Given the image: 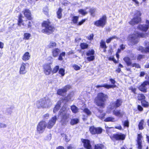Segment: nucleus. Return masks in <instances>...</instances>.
<instances>
[{"label": "nucleus", "instance_id": "obj_1", "mask_svg": "<svg viewBox=\"0 0 149 149\" xmlns=\"http://www.w3.org/2000/svg\"><path fill=\"white\" fill-rule=\"evenodd\" d=\"M108 98V96L102 93H99L97 97L95 99V102L99 106L104 108L105 106V102Z\"/></svg>", "mask_w": 149, "mask_h": 149}, {"label": "nucleus", "instance_id": "obj_2", "mask_svg": "<svg viewBox=\"0 0 149 149\" xmlns=\"http://www.w3.org/2000/svg\"><path fill=\"white\" fill-rule=\"evenodd\" d=\"M147 35V33H140L138 31H135L134 33L129 36L128 38L129 40L132 45H134L139 42V38L145 37Z\"/></svg>", "mask_w": 149, "mask_h": 149}, {"label": "nucleus", "instance_id": "obj_3", "mask_svg": "<svg viewBox=\"0 0 149 149\" xmlns=\"http://www.w3.org/2000/svg\"><path fill=\"white\" fill-rule=\"evenodd\" d=\"M70 111L63 107L59 111V116L61 117V122L63 125H65L68 121V119L69 117Z\"/></svg>", "mask_w": 149, "mask_h": 149}, {"label": "nucleus", "instance_id": "obj_4", "mask_svg": "<svg viewBox=\"0 0 149 149\" xmlns=\"http://www.w3.org/2000/svg\"><path fill=\"white\" fill-rule=\"evenodd\" d=\"M42 25V26L45 27V29L42 30V32L47 34L52 33L55 30V28L51 24V23L49 20L44 21Z\"/></svg>", "mask_w": 149, "mask_h": 149}, {"label": "nucleus", "instance_id": "obj_5", "mask_svg": "<svg viewBox=\"0 0 149 149\" xmlns=\"http://www.w3.org/2000/svg\"><path fill=\"white\" fill-rule=\"evenodd\" d=\"M141 12L139 11H137L134 15L133 18L130 22V23L132 25L135 24H137L141 21V18L140 17L141 15Z\"/></svg>", "mask_w": 149, "mask_h": 149}, {"label": "nucleus", "instance_id": "obj_6", "mask_svg": "<svg viewBox=\"0 0 149 149\" xmlns=\"http://www.w3.org/2000/svg\"><path fill=\"white\" fill-rule=\"evenodd\" d=\"M47 124L46 122L44 121H41L37 125L36 130L38 133L42 134L45 130Z\"/></svg>", "mask_w": 149, "mask_h": 149}, {"label": "nucleus", "instance_id": "obj_7", "mask_svg": "<svg viewBox=\"0 0 149 149\" xmlns=\"http://www.w3.org/2000/svg\"><path fill=\"white\" fill-rule=\"evenodd\" d=\"M106 22V17L104 15L99 20L96 21L94 23V24L96 26L103 27L105 25Z\"/></svg>", "mask_w": 149, "mask_h": 149}, {"label": "nucleus", "instance_id": "obj_8", "mask_svg": "<svg viewBox=\"0 0 149 149\" xmlns=\"http://www.w3.org/2000/svg\"><path fill=\"white\" fill-rule=\"evenodd\" d=\"M145 48L142 46H139L138 47L137 49L143 53L149 52V42L145 41L144 43Z\"/></svg>", "mask_w": 149, "mask_h": 149}, {"label": "nucleus", "instance_id": "obj_9", "mask_svg": "<svg viewBox=\"0 0 149 149\" xmlns=\"http://www.w3.org/2000/svg\"><path fill=\"white\" fill-rule=\"evenodd\" d=\"M110 81L111 82V83L113 84V85H108L107 84H103L101 85H97L96 87L97 88H99L100 87H104L107 89H109L110 88H113L116 87L115 85H113L116 83L115 80L113 79H110Z\"/></svg>", "mask_w": 149, "mask_h": 149}, {"label": "nucleus", "instance_id": "obj_10", "mask_svg": "<svg viewBox=\"0 0 149 149\" xmlns=\"http://www.w3.org/2000/svg\"><path fill=\"white\" fill-rule=\"evenodd\" d=\"M57 120V117L56 116H55L52 117L47 124V128L49 129L52 128L55 124Z\"/></svg>", "mask_w": 149, "mask_h": 149}, {"label": "nucleus", "instance_id": "obj_11", "mask_svg": "<svg viewBox=\"0 0 149 149\" xmlns=\"http://www.w3.org/2000/svg\"><path fill=\"white\" fill-rule=\"evenodd\" d=\"M91 133L94 134H100L102 132V129L100 127H95L94 126H92L89 129Z\"/></svg>", "mask_w": 149, "mask_h": 149}, {"label": "nucleus", "instance_id": "obj_12", "mask_svg": "<svg viewBox=\"0 0 149 149\" xmlns=\"http://www.w3.org/2000/svg\"><path fill=\"white\" fill-rule=\"evenodd\" d=\"M137 28L138 29L142 31L146 32L149 28V21L147 20L145 25H139Z\"/></svg>", "mask_w": 149, "mask_h": 149}, {"label": "nucleus", "instance_id": "obj_13", "mask_svg": "<svg viewBox=\"0 0 149 149\" xmlns=\"http://www.w3.org/2000/svg\"><path fill=\"white\" fill-rule=\"evenodd\" d=\"M113 114L116 116L122 118L124 114V112L121 110L115 108L113 111Z\"/></svg>", "mask_w": 149, "mask_h": 149}, {"label": "nucleus", "instance_id": "obj_14", "mask_svg": "<svg viewBox=\"0 0 149 149\" xmlns=\"http://www.w3.org/2000/svg\"><path fill=\"white\" fill-rule=\"evenodd\" d=\"M148 81L144 82L139 87V89L141 91L146 93L147 92V87L149 84Z\"/></svg>", "mask_w": 149, "mask_h": 149}, {"label": "nucleus", "instance_id": "obj_15", "mask_svg": "<svg viewBox=\"0 0 149 149\" xmlns=\"http://www.w3.org/2000/svg\"><path fill=\"white\" fill-rule=\"evenodd\" d=\"M29 65V64L27 63H24L22 62L20 68L19 73L20 74H25L26 72V67Z\"/></svg>", "mask_w": 149, "mask_h": 149}, {"label": "nucleus", "instance_id": "obj_16", "mask_svg": "<svg viewBox=\"0 0 149 149\" xmlns=\"http://www.w3.org/2000/svg\"><path fill=\"white\" fill-rule=\"evenodd\" d=\"M122 102L123 101L121 99H117L116 102L111 104V109H113L119 107L122 104Z\"/></svg>", "mask_w": 149, "mask_h": 149}, {"label": "nucleus", "instance_id": "obj_17", "mask_svg": "<svg viewBox=\"0 0 149 149\" xmlns=\"http://www.w3.org/2000/svg\"><path fill=\"white\" fill-rule=\"evenodd\" d=\"M44 72L47 75H48L52 73L51 67L49 65L45 64L44 65Z\"/></svg>", "mask_w": 149, "mask_h": 149}, {"label": "nucleus", "instance_id": "obj_18", "mask_svg": "<svg viewBox=\"0 0 149 149\" xmlns=\"http://www.w3.org/2000/svg\"><path fill=\"white\" fill-rule=\"evenodd\" d=\"M113 137L116 140H123L125 139V136L121 133L116 134H113Z\"/></svg>", "mask_w": 149, "mask_h": 149}, {"label": "nucleus", "instance_id": "obj_19", "mask_svg": "<svg viewBox=\"0 0 149 149\" xmlns=\"http://www.w3.org/2000/svg\"><path fill=\"white\" fill-rule=\"evenodd\" d=\"M44 100L45 101L44 102V108H48L52 104V102L48 98L45 97L44 98Z\"/></svg>", "mask_w": 149, "mask_h": 149}, {"label": "nucleus", "instance_id": "obj_20", "mask_svg": "<svg viewBox=\"0 0 149 149\" xmlns=\"http://www.w3.org/2000/svg\"><path fill=\"white\" fill-rule=\"evenodd\" d=\"M81 141L83 143L84 146L85 148L87 149H91V146L89 140L87 139H81Z\"/></svg>", "mask_w": 149, "mask_h": 149}, {"label": "nucleus", "instance_id": "obj_21", "mask_svg": "<svg viewBox=\"0 0 149 149\" xmlns=\"http://www.w3.org/2000/svg\"><path fill=\"white\" fill-rule=\"evenodd\" d=\"M142 138L143 136L141 134H138L137 142L138 146V148L139 149H141L142 148L141 139Z\"/></svg>", "mask_w": 149, "mask_h": 149}, {"label": "nucleus", "instance_id": "obj_22", "mask_svg": "<svg viewBox=\"0 0 149 149\" xmlns=\"http://www.w3.org/2000/svg\"><path fill=\"white\" fill-rule=\"evenodd\" d=\"M24 16L29 20H31L32 17L31 16V13L28 9H25L22 11Z\"/></svg>", "mask_w": 149, "mask_h": 149}, {"label": "nucleus", "instance_id": "obj_23", "mask_svg": "<svg viewBox=\"0 0 149 149\" xmlns=\"http://www.w3.org/2000/svg\"><path fill=\"white\" fill-rule=\"evenodd\" d=\"M44 98L41 99L37 101L36 102V106L38 108H44Z\"/></svg>", "mask_w": 149, "mask_h": 149}, {"label": "nucleus", "instance_id": "obj_24", "mask_svg": "<svg viewBox=\"0 0 149 149\" xmlns=\"http://www.w3.org/2000/svg\"><path fill=\"white\" fill-rule=\"evenodd\" d=\"M83 111L87 115V116H86L84 115V117L83 118V120H85L87 119L88 116H90L91 114V112L87 108H86L84 109L83 110Z\"/></svg>", "mask_w": 149, "mask_h": 149}, {"label": "nucleus", "instance_id": "obj_25", "mask_svg": "<svg viewBox=\"0 0 149 149\" xmlns=\"http://www.w3.org/2000/svg\"><path fill=\"white\" fill-rule=\"evenodd\" d=\"M52 52L53 57H56L58 56L60 52V51L59 49L56 48L52 50Z\"/></svg>", "mask_w": 149, "mask_h": 149}, {"label": "nucleus", "instance_id": "obj_26", "mask_svg": "<svg viewBox=\"0 0 149 149\" xmlns=\"http://www.w3.org/2000/svg\"><path fill=\"white\" fill-rule=\"evenodd\" d=\"M96 115L100 119H102L104 118V116L105 115V113L103 112L102 110H99L97 113Z\"/></svg>", "mask_w": 149, "mask_h": 149}, {"label": "nucleus", "instance_id": "obj_27", "mask_svg": "<svg viewBox=\"0 0 149 149\" xmlns=\"http://www.w3.org/2000/svg\"><path fill=\"white\" fill-rule=\"evenodd\" d=\"M30 57V55L28 52H26L23 55L22 57L23 60L24 61H26L29 60Z\"/></svg>", "mask_w": 149, "mask_h": 149}, {"label": "nucleus", "instance_id": "obj_28", "mask_svg": "<svg viewBox=\"0 0 149 149\" xmlns=\"http://www.w3.org/2000/svg\"><path fill=\"white\" fill-rule=\"evenodd\" d=\"M104 121L105 122H115L117 121L114 117H109L106 118Z\"/></svg>", "mask_w": 149, "mask_h": 149}, {"label": "nucleus", "instance_id": "obj_29", "mask_svg": "<svg viewBox=\"0 0 149 149\" xmlns=\"http://www.w3.org/2000/svg\"><path fill=\"white\" fill-rule=\"evenodd\" d=\"M123 60L126 63L127 66H129L131 65L132 62L129 57H126L124 58Z\"/></svg>", "mask_w": 149, "mask_h": 149}, {"label": "nucleus", "instance_id": "obj_30", "mask_svg": "<svg viewBox=\"0 0 149 149\" xmlns=\"http://www.w3.org/2000/svg\"><path fill=\"white\" fill-rule=\"evenodd\" d=\"M73 96V93H70L65 98V100L67 101L71 100L73 99L72 97Z\"/></svg>", "mask_w": 149, "mask_h": 149}, {"label": "nucleus", "instance_id": "obj_31", "mask_svg": "<svg viewBox=\"0 0 149 149\" xmlns=\"http://www.w3.org/2000/svg\"><path fill=\"white\" fill-rule=\"evenodd\" d=\"M79 122V119L77 118H74L72 119L70 121V124L73 125L78 123Z\"/></svg>", "mask_w": 149, "mask_h": 149}, {"label": "nucleus", "instance_id": "obj_32", "mask_svg": "<svg viewBox=\"0 0 149 149\" xmlns=\"http://www.w3.org/2000/svg\"><path fill=\"white\" fill-rule=\"evenodd\" d=\"M79 18V17L77 16H73L72 18V21L74 24L77 25L78 21Z\"/></svg>", "mask_w": 149, "mask_h": 149}, {"label": "nucleus", "instance_id": "obj_33", "mask_svg": "<svg viewBox=\"0 0 149 149\" xmlns=\"http://www.w3.org/2000/svg\"><path fill=\"white\" fill-rule=\"evenodd\" d=\"M65 90H64L63 88L62 89H60L58 90L57 91V93L58 95H60L62 96H64L65 95V93H66L65 91Z\"/></svg>", "mask_w": 149, "mask_h": 149}, {"label": "nucleus", "instance_id": "obj_34", "mask_svg": "<svg viewBox=\"0 0 149 149\" xmlns=\"http://www.w3.org/2000/svg\"><path fill=\"white\" fill-rule=\"evenodd\" d=\"M62 10L61 8H59L57 12V17L58 19H61L62 17Z\"/></svg>", "mask_w": 149, "mask_h": 149}, {"label": "nucleus", "instance_id": "obj_35", "mask_svg": "<svg viewBox=\"0 0 149 149\" xmlns=\"http://www.w3.org/2000/svg\"><path fill=\"white\" fill-rule=\"evenodd\" d=\"M118 38L116 36H113L112 37H110L106 41V42L107 43H109L111 40L114 39H118Z\"/></svg>", "mask_w": 149, "mask_h": 149}, {"label": "nucleus", "instance_id": "obj_36", "mask_svg": "<svg viewBox=\"0 0 149 149\" xmlns=\"http://www.w3.org/2000/svg\"><path fill=\"white\" fill-rule=\"evenodd\" d=\"M144 123V120L143 119L141 120L139 123V128L140 130H142L143 129L144 127L143 126Z\"/></svg>", "mask_w": 149, "mask_h": 149}, {"label": "nucleus", "instance_id": "obj_37", "mask_svg": "<svg viewBox=\"0 0 149 149\" xmlns=\"http://www.w3.org/2000/svg\"><path fill=\"white\" fill-rule=\"evenodd\" d=\"M56 45V44L55 42L52 41L50 42L49 44L48 45V47L49 48H52L55 47Z\"/></svg>", "mask_w": 149, "mask_h": 149}, {"label": "nucleus", "instance_id": "obj_38", "mask_svg": "<svg viewBox=\"0 0 149 149\" xmlns=\"http://www.w3.org/2000/svg\"><path fill=\"white\" fill-rule=\"evenodd\" d=\"M71 109L72 112L74 113H77L78 111V108L75 105L72 106L71 107Z\"/></svg>", "mask_w": 149, "mask_h": 149}, {"label": "nucleus", "instance_id": "obj_39", "mask_svg": "<svg viewBox=\"0 0 149 149\" xmlns=\"http://www.w3.org/2000/svg\"><path fill=\"white\" fill-rule=\"evenodd\" d=\"M104 146L102 144H97L95 145V149H102Z\"/></svg>", "mask_w": 149, "mask_h": 149}, {"label": "nucleus", "instance_id": "obj_40", "mask_svg": "<svg viewBox=\"0 0 149 149\" xmlns=\"http://www.w3.org/2000/svg\"><path fill=\"white\" fill-rule=\"evenodd\" d=\"M78 12L84 15H85L88 13V12L86 11V9H81L79 10Z\"/></svg>", "mask_w": 149, "mask_h": 149}, {"label": "nucleus", "instance_id": "obj_41", "mask_svg": "<svg viewBox=\"0 0 149 149\" xmlns=\"http://www.w3.org/2000/svg\"><path fill=\"white\" fill-rule=\"evenodd\" d=\"M125 48V45L123 44H122L120 46V48L118 49V52L120 53L121 50H124Z\"/></svg>", "mask_w": 149, "mask_h": 149}, {"label": "nucleus", "instance_id": "obj_42", "mask_svg": "<svg viewBox=\"0 0 149 149\" xmlns=\"http://www.w3.org/2000/svg\"><path fill=\"white\" fill-rule=\"evenodd\" d=\"M100 46L102 48H107V46L106 45V43L105 41H104L103 40H101L100 42Z\"/></svg>", "mask_w": 149, "mask_h": 149}, {"label": "nucleus", "instance_id": "obj_43", "mask_svg": "<svg viewBox=\"0 0 149 149\" xmlns=\"http://www.w3.org/2000/svg\"><path fill=\"white\" fill-rule=\"evenodd\" d=\"M94 51L93 49L89 50L86 53V55L88 56H94Z\"/></svg>", "mask_w": 149, "mask_h": 149}, {"label": "nucleus", "instance_id": "obj_44", "mask_svg": "<svg viewBox=\"0 0 149 149\" xmlns=\"http://www.w3.org/2000/svg\"><path fill=\"white\" fill-rule=\"evenodd\" d=\"M31 36V35L30 34L28 33H26L24 34V39L25 40H28L29 39Z\"/></svg>", "mask_w": 149, "mask_h": 149}, {"label": "nucleus", "instance_id": "obj_45", "mask_svg": "<svg viewBox=\"0 0 149 149\" xmlns=\"http://www.w3.org/2000/svg\"><path fill=\"white\" fill-rule=\"evenodd\" d=\"M137 98L138 100H142L145 99V97L143 94H139L138 95Z\"/></svg>", "mask_w": 149, "mask_h": 149}, {"label": "nucleus", "instance_id": "obj_46", "mask_svg": "<svg viewBox=\"0 0 149 149\" xmlns=\"http://www.w3.org/2000/svg\"><path fill=\"white\" fill-rule=\"evenodd\" d=\"M22 15L20 14V15L19 16V19L18 20V24L19 26H20L21 25V23H22Z\"/></svg>", "mask_w": 149, "mask_h": 149}, {"label": "nucleus", "instance_id": "obj_47", "mask_svg": "<svg viewBox=\"0 0 149 149\" xmlns=\"http://www.w3.org/2000/svg\"><path fill=\"white\" fill-rule=\"evenodd\" d=\"M65 55V52H63L60 54L58 59L60 61H62L63 60V57H64Z\"/></svg>", "mask_w": 149, "mask_h": 149}, {"label": "nucleus", "instance_id": "obj_48", "mask_svg": "<svg viewBox=\"0 0 149 149\" xmlns=\"http://www.w3.org/2000/svg\"><path fill=\"white\" fill-rule=\"evenodd\" d=\"M58 73L62 76H63L65 74V70L63 68H61L59 70Z\"/></svg>", "mask_w": 149, "mask_h": 149}, {"label": "nucleus", "instance_id": "obj_49", "mask_svg": "<svg viewBox=\"0 0 149 149\" xmlns=\"http://www.w3.org/2000/svg\"><path fill=\"white\" fill-rule=\"evenodd\" d=\"M60 107V105L59 104L56 105L54 109V113H56V112L58 111V110L59 109Z\"/></svg>", "mask_w": 149, "mask_h": 149}, {"label": "nucleus", "instance_id": "obj_50", "mask_svg": "<svg viewBox=\"0 0 149 149\" xmlns=\"http://www.w3.org/2000/svg\"><path fill=\"white\" fill-rule=\"evenodd\" d=\"M81 48L83 49H85L87 48L88 47V45L85 43H83L81 44L80 45Z\"/></svg>", "mask_w": 149, "mask_h": 149}, {"label": "nucleus", "instance_id": "obj_51", "mask_svg": "<svg viewBox=\"0 0 149 149\" xmlns=\"http://www.w3.org/2000/svg\"><path fill=\"white\" fill-rule=\"evenodd\" d=\"M59 69V67L58 65L56 66L53 69V70H52V73H56Z\"/></svg>", "mask_w": 149, "mask_h": 149}, {"label": "nucleus", "instance_id": "obj_52", "mask_svg": "<svg viewBox=\"0 0 149 149\" xmlns=\"http://www.w3.org/2000/svg\"><path fill=\"white\" fill-rule=\"evenodd\" d=\"M43 12L46 15H47L48 13L49 10L47 7H45L43 9Z\"/></svg>", "mask_w": 149, "mask_h": 149}, {"label": "nucleus", "instance_id": "obj_53", "mask_svg": "<svg viewBox=\"0 0 149 149\" xmlns=\"http://www.w3.org/2000/svg\"><path fill=\"white\" fill-rule=\"evenodd\" d=\"M129 89L134 94H136V88L134 87L131 86L129 88Z\"/></svg>", "mask_w": 149, "mask_h": 149}, {"label": "nucleus", "instance_id": "obj_54", "mask_svg": "<svg viewBox=\"0 0 149 149\" xmlns=\"http://www.w3.org/2000/svg\"><path fill=\"white\" fill-rule=\"evenodd\" d=\"M141 103L142 105L145 107H147L149 105L148 103L145 101H141Z\"/></svg>", "mask_w": 149, "mask_h": 149}, {"label": "nucleus", "instance_id": "obj_55", "mask_svg": "<svg viewBox=\"0 0 149 149\" xmlns=\"http://www.w3.org/2000/svg\"><path fill=\"white\" fill-rule=\"evenodd\" d=\"M63 137L65 138V140L66 141L68 142L70 140V138L66 134H63Z\"/></svg>", "mask_w": 149, "mask_h": 149}, {"label": "nucleus", "instance_id": "obj_56", "mask_svg": "<svg viewBox=\"0 0 149 149\" xmlns=\"http://www.w3.org/2000/svg\"><path fill=\"white\" fill-rule=\"evenodd\" d=\"M134 3L136 6H139V2L137 0H131Z\"/></svg>", "mask_w": 149, "mask_h": 149}, {"label": "nucleus", "instance_id": "obj_57", "mask_svg": "<svg viewBox=\"0 0 149 149\" xmlns=\"http://www.w3.org/2000/svg\"><path fill=\"white\" fill-rule=\"evenodd\" d=\"M71 88V86L69 85H67L65 86L63 88L65 90V92L66 93L67 91L69 89Z\"/></svg>", "mask_w": 149, "mask_h": 149}, {"label": "nucleus", "instance_id": "obj_58", "mask_svg": "<svg viewBox=\"0 0 149 149\" xmlns=\"http://www.w3.org/2000/svg\"><path fill=\"white\" fill-rule=\"evenodd\" d=\"M131 65L132 67H135L137 68H140V67L139 65V64L136 63H133V64H132Z\"/></svg>", "mask_w": 149, "mask_h": 149}, {"label": "nucleus", "instance_id": "obj_59", "mask_svg": "<svg viewBox=\"0 0 149 149\" xmlns=\"http://www.w3.org/2000/svg\"><path fill=\"white\" fill-rule=\"evenodd\" d=\"M87 60L89 61H93L95 59V57L94 56H90L88 57L87 58Z\"/></svg>", "mask_w": 149, "mask_h": 149}, {"label": "nucleus", "instance_id": "obj_60", "mask_svg": "<svg viewBox=\"0 0 149 149\" xmlns=\"http://www.w3.org/2000/svg\"><path fill=\"white\" fill-rule=\"evenodd\" d=\"M124 126L128 127L129 126V121L128 120L125 121L123 122Z\"/></svg>", "mask_w": 149, "mask_h": 149}, {"label": "nucleus", "instance_id": "obj_61", "mask_svg": "<svg viewBox=\"0 0 149 149\" xmlns=\"http://www.w3.org/2000/svg\"><path fill=\"white\" fill-rule=\"evenodd\" d=\"M85 19H82L81 21L78 22L77 24V26H80L83 24L85 21Z\"/></svg>", "mask_w": 149, "mask_h": 149}, {"label": "nucleus", "instance_id": "obj_62", "mask_svg": "<svg viewBox=\"0 0 149 149\" xmlns=\"http://www.w3.org/2000/svg\"><path fill=\"white\" fill-rule=\"evenodd\" d=\"M95 10H96L95 8H91L90 9L89 12L91 14V15H93L95 11Z\"/></svg>", "mask_w": 149, "mask_h": 149}, {"label": "nucleus", "instance_id": "obj_63", "mask_svg": "<svg viewBox=\"0 0 149 149\" xmlns=\"http://www.w3.org/2000/svg\"><path fill=\"white\" fill-rule=\"evenodd\" d=\"M73 67L75 70H78L80 69V67L78 65H73Z\"/></svg>", "mask_w": 149, "mask_h": 149}, {"label": "nucleus", "instance_id": "obj_64", "mask_svg": "<svg viewBox=\"0 0 149 149\" xmlns=\"http://www.w3.org/2000/svg\"><path fill=\"white\" fill-rule=\"evenodd\" d=\"M75 148L74 146L72 145H70L67 147V149H75Z\"/></svg>", "mask_w": 149, "mask_h": 149}]
</instances>
